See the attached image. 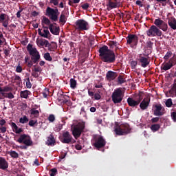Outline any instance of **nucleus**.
I'll use <instances>...</instances> for the list:
<instances>
[{"mask_svg":"<svg viewBox=\"0 0 176 176\" xmlns=\"http://www.w3.org/2000/svg\"><path fill=\"white\" fill-rule=\"evenodd\" d=\"M16 141L19 144H24V145L19 146L20 149L27 150L28 149V146H32L33 142L31 140V136L28 135H21Z\"/></svg>","mask_w":176,"mask_h":176,"instance_id":"f03ea898","label":"nucleus"},{"mask_svg":"<svg viewBox=\"0 0 176 176\" xmlns=\"http://www.w3.org/2000/svg\"><path fill=\"white\" fill-rule=\"evenodd\" d=\"M42 23H43L44 24H45L46 25H49V27H50V19H48L46 16H43V20H42Z\"/></svg>","mask_w":176,"mask_h":176,"instance_id":"f704fd0d","label":"nucleus"},{"mask_svg":"<svg viewBox=\"0 0 176 176\" xmlns=\"http://www.w3.org/2000/svg\"><path fill=\"white\" fill-rule=\"evenodd\" d=\"M170 116L173 122H176V111L171 112Z\"/></svg>","mask_w":176,"mask_h":176,"instance_id":"6e6d98bb","label":"nucleus"},{"mask_svg":"<svg viewBox=\"0 0 176 176\" xmlns=\"http://www.w3.org/2000/svg\"><path fill=\"white\" fill-rule=\"evenodd\" d=\"M43 57H44L45 60H46V61H52L53 60V58L50 56V53H49V52L44 54Z\"/></svg>","mask_w":176,"mask_h":176,"instance_id":"e433bc0d","label":"nucleus"},{"mask_svg":"<svg viewBox=\"0 0 176 176\" xmlns=\"http://www.w3.org/2000/svg\"><path fill=\"white\" fill-rule=\"evenodd\" d=\"M160 119V118L159 117L153 118L151 119V122H152V123H157L159 122Z\"/></svg>","mask_w":176,"mask_h":176,"instance_id":"680f3d73","label":"nucleus"},{"mask_svg":"<svg viewBox=\"0 0 176 176\" xmlns=\"http://www.w3.org/2000/svg\"><path fill=\"white\" fill-rule=\"evenodd\" d=\"M146 47H148V49H149V50H152L153 47V43H152V41H148L146 43Z\"/></svg>","mask_w":176,"mask_h":176,"instance_id":"603ef678","label":"nucleus"},{"mask_svg":"<svg viewBox=\"0 0 176 176\" xmlns=\"http://www.w3.org/2000/svg\"><path fill=\"white\" fill-rule=\"evenodd\" d=\"M60 130H63V124H59L56 126V131H60Z\"/></svg>","mask_w":176,"mask_h":176,"instance_id":"69168bd1","label":"nucleus"},{"mask_svg":"<svg viewBox=\"0 0 176 176\" xmlns=\"http://www.w3.org/2000/svg\"><path fill=\"white\" fill-rule=\"evenodd\" d=\"M142 97H144V93L140 92L138 94V98L137 100H134L133 98H127V103L129 107L132 108H137L138 105H140V103L142 101Z\"/></svg>","mask_w":176,"mask_h":176,"instance_id":"9d476101","label":"nucleus"},{"mask_svg":"<svg viewBox=\"0 0 176 176\" xmlns=\"http://www.w3.org/2000/svg\"><path fill=\"white\" fill-rule=\"evenodd\" d=\"M114 133L116 135H125L124 132H123L120 125H116L114 127Z\"/></svg>","mask_w":176,"mask_h":176,"instance_id":"cd10ccee","label":"nucleus"},{"mask_svg":"<svg viewBox=\"0 0 176 176\" xmlns=\"http://www.w3.org/2000/svg\"><path fill=\"white\" fill-rule=\"evenodd\" d=\"M89 4L88 3L81 4V8L84 10H87L89 9Z\"/></svg>","mask_w":176,"mask_h":176,"instance_id":"5fc2aeb1","label":"nucleus"},{"mask_svg":"<svg viewBox=\"0 0 176 176\" xmlns=\"http://www.w3.org/2000/svg\"><path fill=\"white\" fill-rule=\"evenodd\" d=\"M30 56H31V60L33 61L34 64H36L39 63V60H41V55L39 54V52L36 48L32 47V44H28L26 47Z\"/></svg>","mask_w":176,"mask_h":176,"instance_id":"7ed1b4c3","label":"nucleus"},{"mask_svg":"<svg viewBox=\"0 0 176 176\" xmlns=\"http://www.w3.org/2000/svg\"><path fill=\"white\" fill-rule=\"evenodd\" d=\"M99 57H100L103 63H107V64H112L116 61V55L113 50H109L108 46L103 45L98 50Z\"/></svg>","mask_w":176,"mask_h":176,"instance_id":"f257e3e1","label":"nucleus"},{"mask_svg":"<svg viewBox=\"0 0 176 176\" xmlns=\"http://www.w3.org/2000/svg\"><path fill=\"white\" fill-rule=\"evenodd\" d=\"M167 3H168V1H157L156 3L157 6H158V5L160 6H166Z\"/></svg>","mask_w":176,"mask_h":176,"instance_id":"79ce46f5","label":"nucleus"},{"mask_svg":"<svg viewBox=\"0 0 176 176\" xmlns=\"http://www.w3.org/2000/svg\"><path fill=\"white\" fill-rule=\"evenodd\" d=\"M56 175H57V169L56 168H54L50 170V176H56Z\"/></svg>","mask_w":176,"mask_h":176,"instance_id":"49530a36","label":"nucleus"},{"mask_svg":"<svg viewBox=\"0 0 176 176\" xmlns=\"http://www.w3.org/2000/svg\"><path fill=\"white\" fill-rule=\"evenodd\" d=\"M28 118H27V116H24L23 118H21L19 119V123H22V124H25V123H28L29 122Z\"/></svg>","mask_w":176,"mask_h":176,"instance_id":"72a5a7b5","label":"nucleus"},{"mask_svg":"<svg viewBox=\"0 0 176 176\" xmlns=\"http://www.w3.org/2000/svg\"><path fill=\"white\" fill-rule=\"evenodd\" d=\"M70 87L75 89L76 87V80L74 78L70 79Z\"/></svg>","mask_w":176,"mask_h":176,"instance_id":"58836bf2","label":"nucleus"},{"mask_svg":"<svg viewBox=\"0 0 176 176\" xmlns=\"http://www.w3.org/2000/svg\"><path fill=\"white\" fill-rule=\"evenodd\" d=\"M88 96H89V97H91V98H94V92L90 91V89L88 90Z\"/></svg>","mask_w":176,"mask_h":176,"instance_id":"338daca9","label":"nucleus"},{"mask_svg":"<svg viewBox=\"0 0 176 176\" xmlns=\"http://www.w3.org/2000/svg\"><path fill=\"white\" fill-rule=\"evenodd\" d=\"M152 131H157L160 129V124H155L151 125V127Z\"/></svg>","mask_w":176,"mask_h":176,"instance_id":"c9c22d12","label":"nucleus"},{"mask_svg":"<svg viewBox=\"0 0 176 176\" xmlns=\"http://www.w3.org/2000/svg\"><path fill=\"white\" fill-rule=\"evenodd\" d=\"M48 120H49V122H50V123H53V122H54V120H56V117L54 116V115L50 114L48 116Z\"/></svg>","mask_w":176,"mask_h":176,"instance_id":"09e8293b","label":"nucleus"},{"mask_svg":"<svg viewBox=\"0 0 176 176\" xmlns=\"http://www.w3.org/2000/svg\"><path fill=\"white\" fill-rule=\"evenodd\" d=\"M118 79V83H120V85H123V83L126 82V80H124V78H123V76H119Z\"/></svg>","mask_w":176,"mask_h":176,"instance_id":"de8ad7c7","label":"nucleus"},{"mask_svg":"<svg viewBox=\"0 0 176 176\" xmlns=\"http://www.w3.org/2000/svg\"><path fill=\"white\" fill-rule=\"evenodd\" d=\"M93 138V145L96 149H101V148H104L105 145H107V141H105L104 137L94 135Z\"/></svg>","mask_w":176,"mask_h":176,"instance_id":"39448f33","label":"nucleus"},{"mask_svg":"<svg viewBox=\"0 0 176 176\" xmlns=\"http://www.w3.org/2000/svg\"><path fill=\"white\" fill-rule=\"evenodd\" d=\"M13 90V88L12 87L6 86L4 87H0V91H4L6 93H9V91H12Z\"/></svg>","mask_w":176,"mask_h":176,"instance_id":"473e14b6","label":"nucleus"},{"mask_svg":"<svg viewBox=\"0 0 176 176\" xmlns=\"http://www.w3.org/2000/svg\"><path fill=\"white\" fill-rule=\"evenodd\" d=\"M154 24L155 27L160 28V30H162L164 32H166V31H167L168 28V25H167V23L160 19H155L154 21Z\"/></svg>","mask_w":176,"mask_h":176,"instance_id":"4468645a","label":"nucleus"},{"mask_svg":"<svg viewBox=\"0 0 176 176\" xmlns=\"http://www.w3.org/2000/svg\"><path fill=\"white\" fill-rule=\"evenodd\" d=\"M85 130V124L79 122L78 124L72 126V135H74L76 140H78L82 133Z\"/></svg>","mask_w":176,"mask_h":176,"instance_id":"0eeeda50","label":"nucleus"},{"mask_svg":"<svg viewBox=\"0 0 176 176\" xmlns=\"http://www.w3.org/2000/svg\"><path fill=\"white\" fill-rule=\"evenodd\" d=\"M118 77V73L112 71H108L106 74V79L109 81L111 82L112 80H115L116 78Z\"/></svg>","mask_w":176,"mask_h":176,"instance_id":"6ab92c4d","label":"nucleus"},{"mask_svg":"<svg viewBox=\"0 0 176 176\" xmlns=\"http://www.w3.org/2000/svg\"><path fill=\"white\" fill-rule=\"evenodd\" d=\"M173 67H174V63H173V58H170L168 63L162 65L161 69L162 71H168V69H171Z\"/></svg>","mask_w":176,"mask_h":176,"instance_id":"aec40b11","label":"nucleus"},{"mask_svg":"<svg viewBox=\"0 0 176 176\" xmlns=\"http://www.w3.org/2000/svg\"><path fill=\"white\" fill-rule=\"evenodd\" d=\"M10 155L11 157H13L14 159H18L19 157V153L14 151H11Z\"/></svg>","mask_w":176,"mask_h":176,"instance_id":"a19ab883","label":"nucleus"},{"mask_svg":"<svg viewBox=\"0 0 176 176\" xmlns=\"http://www.w3.org/2000/svg\"><path fill=\"white\" fill-rule=\"evenodd\" d=\"M42 72V67L34 65V68L32 69V76L33 78H39V74Z\"/></svg>","mask_w":176,"mask_h":176,"instance_id":"412c9836","label":"nucleus"},{"mask_svg":"<svg viewBox=\"0 0 176 176\" xmlns=\"http://www.w3.org/2000/svg\"><path fill=\"white\" fill-rule=\"evenodd\" d=\"M94 100H101V95L98 93L94 94Z\"/></svg>","mask_w":176,"mask_h":176,"instance_id":"052dcab7","label":"nucleus"},{"mask_svg":"<svg viewBox=\"0 0 176 176\" xmlns=\"http://www.w3.org/2000/svg\"><path fill=\"white\" fill-rule=\"evenodd\" d=\"M165 105L168 108H171L173 106V100H171V98L168 99L165 102Z\"/></svg>","mask_w":176,"mask_h":176,"instance_id":"37998d69","label":"nucleus"},{"mask_svg":"<svg viewBox=\"0 0 176 176\" xmlns=\"http://www.w3.org/2000/svg\"><path fill=\"white\" fill-rule=\"evenodd\" d=\"M0 131L2 133H5V132L6 131V126H1Z\"/></svg>","mask_w":176,"mask_h":176,"instance_id":"774afa93","label":"nucleus"},{"mask_svg":"<svg viewBox=\"0 0 176 176\" xmlns=\"http://www.w3.org/2000/svg\"><path fill=\"white\" fill-rule=\"evenodd\" d=\"M74 28L76 31H87L89 30V22L85 19H78L75 22Z\"/></svg>","mask_w":176,"mask_h":176,"instance_id":"6e6552de","label":"nucleus"},{"mask_svg":"<svg viewBox=\"0 0 176 176\" xmlns=\"http://www.w3.org/2000/svg\"><path fill=\"white\" fill-rule=\"evenodd\" d=\"M169 93L170 94H175L176 96V83L173 84V86L172 87V88L170 89Z\"/></svg>","mask_w":176,"mask_h":176,"instance_id":"a18cd8bd","label":"nucleus"},{"mask_svg":"<svg viewBox=\"0 0 176 176\" xmlns=\"http://www.w3.org/2000/svg\"><path fill=\"white\" fill-rule=\"evenodd\" d=\"M126 43L127 45H130L131 47H135L138 45V36L137 34H128Z\"/></svg>","mask_w":176,"mask_h":176,"instance_id":"f8f14e48","label":"nucleus"},{"mask_svg":"<svg viewBox=\"0 0 176 176\" xmlns=\"http://www.w3.org/2000/svg\"><path fill=\"white\" fill-rule=\"evenodd\" d=\"M36 43L39 47H43L44 46H45V47H47V46H49V41L47 40H37Z\"/></svg>","mask_w":176,"mask_h":176,"instance_id":"c85d7f7f","label":"nucleus"},{"mask_svg":"<svg viewBox=\"0 0 176 176\" xmlns=\"http://www.w3.org/2000/svg\"><path fill=\"white\" fill-rule=\"evenodd\" d=\"M153 115L155 116H163L166 113V109L162 107V104H154Z\"/></svg>","mask_w":176,"mask_h":176,"instance_id":"ddd939ff","label":"nucleus"},{"mask_svg":"<svg viewBox=\"0 0 176 176\" xmlns=\"http://www.w3.org/2000/svg\"><path fill=\"white\" fill-rule=\"evenodd\" d=\"M26 87L27 89H31V87H32V84H31V82L30 81V78L26 79Z\"/></svg>","mask_w":176,"mask_h":176,"instance_id":"3c124183","label":"nucleus"},{"mask_svg":"<svg viewBox=\"0 0 176 176\" xmlns=\"http://www.w3.org/2000/svg\"><path fill=\"white\" fill-rule=\"evenodd\" d=\"M168 24L172 30H176V19L174 18V16L168 19Z\"/></svg>","mask_w":176,"mask_h":176,"instance_id":"bb28decb","label":"nucleus"},{"mask_svg":"<svg viewBox=\"0 0 176 176\" xmlns=\"http://www.w3.org/2000/svg\"><path fill=\"white\" fill-rule=\"evenodd\" d=\"M137 64H138V63L135 60H132L131 62V66L132 69H135V67H137Z\"/></svg>","mask_w":176,"mask_h":176,"instance_id":"4d7b16f0","label":"nucleus"},{"mask_svg":"<svg viewBox=\"0 0 176 176\" xmlns=\"http://www.w3.org/2000/svg\"><path fill=\"white\" fill-rule=\"evenodd\" d=\"M9 167V163L6 161L5 157H0V170H8Z\"/></svg>","mask_w":176,"mask_h":176,"instance_id":"4be33fe9","label":"nucleus"},{"mask_svg":"<svg viewBox=\"0 0 176 176\" xmlns=\"http://www.w3.org/2000/svg\"><path fill=\"white\" fill-rule=\"evenodd\" d=\"M10 125L13 131H14L15 130H17V129L19 128V126H17V124H16V123L14 122H11Z\"/></svg>","mask_w":176,"mask_h":176,"instance_id":"bf43d9fd","label":"nucleus"},{"mask_svg":"<svg viewBox=\"0 0 176 176\" xmlns=\"http://www.w3.org/2000/svg\"><path fill=\"white\" fill-rule=\"evenodd\" d=\"M124 97V92L122 90V88H117L114 90L111 95V100L113 104H120L123 101Z\"/></svg>","mask_w":176,"mask_h":176,"instance_id":"20e7f679","label":"nucleus"},{"mask_svg":"<svg viewBox=\"0 0 176 176\" xmlns=\"http://www.w3.org/2000/svg\"><path fill=\"white\" fill-rule=\"evenodd\" d=\"M60 12L58 9H54L50 7H47L45 10V16H47L52 21H58Z\"/></svg>","mask_w":176,"mask_h":176,"instance_id":"423d86ee","label":"nucleus"},{"mask_svg":"<svg viewBox=\"0 0 176 176\" xmlns=\"http://www.w3.org/2000/svg\"><path fill=\"white\" fill-rule=\"evenodd\" d=\"M171 56H173V53L171 52H168L164 56V60H168Z\"/></svg>","mask_w":176,"mask_h":176,"instance_id":"8fccbe9b","label":"nucleus"},{"mask_svg":"<svg viewBox=\"0 0 176 176\" xmlns=\"http://www.w3.org/2000/svg\"><path fill=\"white\" fill-rule=\"evenodd\" d=\"M47 47L50 52H54V50L57 49V45H51L49 43V45H47Z\"/></svg>","mask_w":176,"mask_h":176,"instance_id":"ea45409f","label":"nucleus"},{"mask_svg":"<svg viewBox=\"0 0 176 176\" xmlns=\"http://www.w3.org/2000/svg\"><path fill=\"white\" fill-rule=\"evenodd\" d=\"M96 89H102V83L98 82L95 85Z\"/></svg>","mask_w":176,"mask_h":176,"instance_id":"0e129e2a","label":"nucleus"},{"mask_svg":"<svg viewBox=\"0 0 176 176\" xmlns=\"http://www.w3.org/2000/svg\"><path fill=\"white\" fill-rule=\"evenodd\" d=\"M107 10H112V9H116V8H120V3L116 1H108L106 3Z\"/></svg>","mask_w":176,"mask_h":176,"instance_id":"f3484780","label":"nucleus"},{"mask_svg":"<svg viewBox=\"0 0 176 176\" xmlns=\"http://www.w3.org/2000/svg\"><path fill=\"white\" fill-rule=\"evenodd\" d=\"M138 61L140 63V65L142 67V68H146V67H148L151 63V59H149V54H140L139 55Z\"/></svg>","mask_w":176,"mask_h":176,"instance_id":"9b49d317","label":"nucleus"},{"mask_svg":"<svg viewBox=\"0 0 176 176\" xmlns=\"http://www.w3.org/2000/svg\"><path fill=\"white\" fill-rule=\"evenodd\" d=\"M46 145L48 146H54L56 145V139H54V135L51 133L48 137L46 142Z\"/></svg>","mask_w":176,"mask_h":176,"instance_id":"5701e85b","label":"nucleus"},{"mask_svg":"<svg viewBox=\"0 0 176 176\" xmlns=\"http://www.w3.org/2000/svg\"><path fill=\"white\" fill-rule=\"evenodd\" d=\"M149 104H151V96H148L143 99V100L140 103V108L142 111H145L148 109L149 107Z\"/></svg>","mask_w":176,"mask_h":176,"instance_id":"dca6fc26","label":"nucleus"},{"mask_svg":"<svg viewBox=\"0 0 176 176\" xmlns=\"http://www.w3.org/2000/svg\"><path fill=\"white\" fill-rule=\"evenodd\" d=\"M68 98H69L68 96L60 94V101H63V102H68Z\"/></svg>","mask_w":176,"mask_h":176,"instance_id":"4c0bfd02","label":"nucleus"},{"mask_svg":"<svg viewBox=\"0 0 176 176\" xmlns=\"http://www.w3.org/2000/svg\"><path fill=\"white\" fill-rule=\"evenodd\" d=\"M59 23H61L63 25L67 23V17L65 16V14H61L59 18Z\"/></svg>","mask_w":176,"mask_h":176,"instance_id":"2f4dec72","label":"nucleus"},{"mask_svg":"<svg viewBox=\"0 0 176 176\" xmlns=\"http://www.w3.org/2000/svg\"><path fill=\"white\" fill-rule=\"evenodd\" d=\"M76 3H79V1H69L68 2V4L70 6H74L75 7L76 5Z\"/></svg>","mask_w":176,"mask_h":176,"instance_id":"864d4df0","label":"nucleus"},{"mask_svg":"<svg viewBox=\"0 0 176 176\" xmlns=\"http://www.w3.org/2000/svg\"><path fill=\"white\" fill-rule=\"evenodd\" d=\"M60 141L63 144H71V142L74 141V138L72 135L69 134V132L66 131L63 133Z\"/></svg>","mask_w":176,"mask_h":176,"instance_id":"2eb2a0df","label":"nucleus"},{"mask_svg":"<svg viewBox=\"0 0 176 176\" xmlns=\"http://www.w3.org/2000/svg\"><path fill=\"white\" fill-rule=\"evenodd\" d=\"M120 126H121V129L124 132V133L125 134V135L126 134L130 133V131H131V128H130V124H129L128 123H123V124H121Z\"/></svg>","mask_w":176,"mask_h":176,"instance_id":"393cba45","label":"nucleus"},{"mask_svg":"<svg viewBox=\"0 0 176 176\" xmlns=\"http://www.w3.org/2000/svg\"><path fill=\"white\" fill-rule=\"evenodd\" d=\"M47 27H43V32H42V30L38 29V35L40 36H42V38H46L47 39H49L50 38V32H49V30H47Z\"/></svg>","mask_w":176,"mask_h":176,"instance_id":"a211bd4d","label":"nucleus"},{"mask_svg":"<svg viewBox=\"0 0 176 176\" xmlns=\"http://www.w3.org/2000/svg\"><path fill=\"white\" fill-rule=\"evenodd\" d=\"M29 126L34 127V126H38V120H31L29 121Z\"/></svg>","mask_w":176,"mask_h":176,"instance_id":"c03bdc74","label":"nucleus"},{"mask_svg":"<svg viewBox=\"0 0 176 176\" xmlns=\"http://www.w3.org/2000/svg\"><path fill=\"white\" fill-rule=\"evenodd\" d=\"M0 100H2L4 97L5 98H9L10 100H12V98H14V95L12 92L6 93L5 91H0Z\"/></svg>","mask_w":176,"mask_h":176,"instance_id":"a878e982","label":"nucleus"},{"mask_svg":"<svg viewBox=\"0 0 176 176\" xmlns=\"http://www.w3.org/2000/svg\"><path fill=\"white\" fill-rule=\"evenodd\" d=\"M16 72H18L19 74L23 72V67L19 65L16 68Z\"/></svg>","mask_w":176,"mask_h":176,"instance_id":"e2e57ef3","label":"nucleus"},{"mask_svg":"<svg viewBox=\"0 0 176 176\" xmlns=\"http://www.w3.org/2000/svg\"><path fill=\"white\" fill-rule=\"evenodd\" d=\"M30 114L34 116V118H38L39 117V111L36 110L34 108L30 110Z\"/></svg>","mask_w":176,"mask_h":176,"instance_id":"7c9ffc66","label":"nucleus"},{"mask_svg":"<svg viewBox=\"0 0 176 176\" xmlns=\"http://www.w3.org/2000/svg\"><path fill=\"white\" fill-rule=\"evenodd\" d=\"M49 30L53 35H58L60 34V27L55 26L54 24H50Z\"/></svg>","mask_w":176,"mask_h":176,"instance_id":"b1692460","label":"nucleus"},{"mask_svg":"<svg viewBox=\"0 0 176 176\" xmlns=\"http://www.w3.org/2000/svg\"><path fill=\"white\" fill-rule=\"evenodd\" d=\"M146 35L148 36H161L163 35V32L157 26L153 25L146 31Z\"/></svg>","mask_w":176,"mask_h":176,"instance_id":"1a4fd4ad","label":"nucleus"},{"mask_svg":"<svg viewBox=\"0 0 176 176\" xmlns=\"http://www.w3.org/2000/svg\"><path fill=\"white\" fill-rule=\"evenodd\" d=\"M31 95V91H28V90H25V91H21L20 92V97L21 98H25V100H27V98H28V96Z\"/></svg>","mask_w":176,"mask_h":176,"instance_id":"c756f323","label":"nucleus"},{"mask_svg":"<svg viewBox=\"0 0 176 176\" xmlns=\"http://www.w3.org/2000/svg\"><path fill=\"white\" fill-rule=\"evenodd\" d=\"M6 17V14H0V23H3V21H5Z\"/></svg>","mask_w":176,"mask_h":176,"instance_id":"13d9d810","label":"nucleus"}]
</instances>
